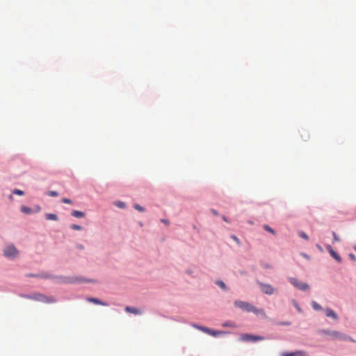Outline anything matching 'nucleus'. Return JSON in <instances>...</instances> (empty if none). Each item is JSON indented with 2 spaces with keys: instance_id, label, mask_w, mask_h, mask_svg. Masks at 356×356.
Wrapping results in <instances>:
<instances>
[{
  "instance_id": "21",
  "label": "nucleus",
  "mask_w": 356,
  "mask_h": 356,
  "mask_svg": "<svg viewBox=\"0 0 356 356\" xmlns=\"http://www.w3.org/2000/svg\"><path fill=\"white\" fill-rule=\"evenodd\" d=\"M47 218L49 220H56L57 216L55 214H48L47 215Z\"/></svg>"
},
{
  "instance_id": "8",
  "label": "nucleus",
  "mask_w": 356,
  "mask_h": 356,
  "mask_svg": "<svg viewBox=\"0 0 356 356\" xmlns=\"http://www.w3.org/2000/svg\"><path fill=\"white\" fill-rule=\"evenodd\" d=\"M20 210L22 213L25 214H31L33 212H38L40 210V208L37 207L35 208V209H31L30 207H26V206H22L20 208Z\"/></svg>"
},
{
  "instance_id": "26",
  "label": "nucleus",
  "mask_w": 356,
  "mask_h": 356,
  "mask_svg": "<svg viewBox=\"0 0 356 356\" xmlns=\"http://www.w3.org/2000/svg\"><path fill=\"white\" fill-rule=\"evenodd\" d=\"M332 235H333V237H334V241H339V236L336 234V233L334 232H332Z\"/></svg>"
},
{
  "instance_id": "30",
  "label": "nucleus",
  "mask_w": 356,
  "mask_h": 356,
  "mask_svg": "<svg viewBox=\"0 0 356 356\" xmlns=\"http://www.w3.org/2000/svg\"><path fill=\"white\" fill-rule=\"evenodd\" d=\"M349 257L353 261H355L356 260V257L353 254H352V253L349 254Z\"/></svg>"
},
{
  "instance_id": "19",
  "label": "nucleus",
  "mask_w": 356,
  "mask_h": 356,
  "mask_svg": "<svg viewBox=\"0 0 356 356\" xmlns=\"http://www.w3.org/2000/svg\"><path fill=\"white\" fill-rule=\"evenodd\" d=\"M13 193L17 195H23L24 194V192L19 189H14Z\"/></svg>"
},
{
  "instance_id": "14",
  "label": "nucleus",
  "mask_w": 356,
  "mask_h": 356,
  "mask_svg": "<svg viewBox=\"0 0 356 356\" xmlns=\"http://www.w3.org/2000/svg\"><path fill=\"white\" fill-rule=\"evenodd\" d=\"M72 215L75 218H83L85 216V213L80 211H73L72 212Z\"/></svg>"
},
{
  "instance_id": "29",
  "label": "nucleus",
  "mask_w": 356,
  "mask_h": 356,
  "mask_svg": "<svg viewBox=\"0 0 356 356\" xmlns=\"http://www.w3.org/2000/svg\"><path fill=\"white\" fill-rule=\"evenodd\" d=\"M62 202L66 204H71L72 201L67 198H63Z\"/></svg>"
},
{
  "instance_id": "39",
  "label": "nucleus",
  "mask_w": 356,
  "mask_h": 356,
  "mask_svg": "<svg viewBox=\"0 0 356 356\" xmlns=\"http://www.w3.org/2000/svg\"><path fill=\"white\" fill-rule=\"evenodd\" d=\"M355 250L356 251V246L354 248Z\"/></svg>"
},
{
  "instance_id": "17",
  "label": "nucleus",
  "mask_w": 356,
  "mask_h": 356,
  "mask_svg": "<svg viewBox=\"0 0 356 356\" xmlns=\"http://www.w3.org/2000/svg\"><path fill=\"white\" fill-rule=\"evenodd\" d=\"M216 284H217L218 286H220L222 289H223V290H225H225H227L226 285H225V284L222 281H220V280L217 281V282H216Z\"/></svg>"
},
{
  "instance_id": "22",
  "label": "nucleus",
  "mask_w": 356,
  "mask_h": 356,
  "mask_svg": "<svg viewBox=\"0 0 356 356\" xmlns=\"http://www.w3.org/2000/svg\"><path fill=\"white\" fill-rule=\"evenodd\" d=\"M299 236H300L301 238H304V239H305V240H308V239H309L308 236H307L305 232H300V233H299Z\"/></svg>"
},
{
  "instance_id": "34",
  "label": "nucleus",
  "mask_w": 356,
  "mask_h": 356,
  "mask_svg": "<svg viewBox=\"0 0 356 356\" xmlns=\"http://www.w3.org/2000/svg\"><path fill=\"white\" fill-rule=\"evenodd\" d=\"M302 255L305 258H306V259H309V256H308V255H307L306 254H302Z\"/></svg>"
},
{
  "instance_id": "15",
  "label": "nucleus",
  "mask_w": 356,
  "mask_h": 356,
  "mask_svg": "<svg viewBox=\"0 0 356 356\" xmlns=\"http://www.w3.org/2000/svg\"><path fill=\"white\" fill-rule=\"evenodd\" d=\"M192 326L203 332H206V330L208 327H203V326H200V325H195V324H193Z\"/></svg>"
},
{
  "instance_id": "37",
  "label": "nucleus",
  "mask_w": 356,
  "mask_h": 356,
  "mask_svg": "<svg viewBox=\"0 0 356 356\" xmlns=\"http://www.w3.org/2000/svg\"><path fill=\"white\" fill-rule=\"evenodd\" d=\"M212 212L216 215L217 214L216 211H215L214 210H212Z\"/></svg>"
},
{
  "instance_id": "23",
  "label": "nucleus",
  "mask_w": 356,
  "mask_h": 356,
  "mask_svg": "<svg viewBox=\"0 0 356 356\" xmlns=\"http://www.w3.org/2000/svg\"><path fill=\"white\" fill-rule=\"evenodd\" d=\"M231 238L238 245H241V241H239V239L235 236V235H232L231 236Z\"/></svg>"
},
{
  "instance_id": "4",
  "label": "nucleus",
  "mask_w": 356,
  "mask_h": 356,
  "mask_svg": "<svg viewBox=\"0 0 356 356\" xmlns=\"http://www.w3.org/2000/svg\"><path fill=\"white\" fill-rule=\"evenodd\" d=\"M264 339V338L263 337L256 336V335L250 334H243L240 336V340L242 341H245V342H249V341L256 342L258 341H262Z\"/></svg>"
},
{
  "instance_id": "36",
  "label": "nucleus",
  "mask_w": 356,
  "mask_h": 356,
  "mask_svg": "<svg viewBox=\"0 0 356 356\" xmlns=\"http://www.w3.org/2000/svg\"><path fill=\"white\" fill-rule=\"evenodd\" d=\"M26 276L28 277H31V276H33V275H31V274H27Z\"/></svg>"
},
{
  "instance_id": "13",
  "label": "nucleus",
  "mask_w": 356,
  "mask_h": 356,
  "mask_svg": "<svg viewBox=\"0 0 356 356\" xmlns=\"http://www.w3.org/2000/svg\"><path fill=\"white\" fill-rule=\"evenodd\" d=\"M326 316L327 317H331L334 319H337V315L336 314V313L331 309H326Z\"/></svg>"
},
{
  "instance_id": "16",
  "label": "nucleus",
  "mask_w": 356,
  "mask_h": 356,
  "mask_svg": "<svg viewBox=\"0 0 356 356\" xmlns=\"http://www.w3.org/2000/svg\"><path fill=\"white\" fill-rule=\"evenodd\" d=\"M312 305L313 309L315 310L322 309L321 306L319 304H318L316 302L313 301L312 303Z\"/></svg>"
},
{
  "instance_id": "10",
  "label": "nucleus",
  "mask_w": 356,
  "mask_h": 356,
  "mask_svg": "<svg viewBox=\"0 0 356 356\" xmlns=\"http://www.w3.org/2000/svg\"><path fill=\"white\" fill-rule=\"evenodd\" d=\"M87 301L90 302H92L96 305H100L102 306H108V305L106 302H102L100 300L95 298H87Z\"/></svg>"
},
{
  "instance_id": "18",
  "label": "nucleus",
  "mask_w": 356,
  "mask_h": 356,
  "mask_svg": "<svg viewBox=\"0 0 356 356\" xmlns=\"http://www.w3.org/2000/svg\"><path fill=\"white\" fill-rule=\"evenodd\" d=\"M264 229L266 231L271 233L272 234H275V231L270 227H269L268 225H264Z\"/></svg>"
},
{
  "instance_id": "9",
  "label": "nucleus",
  "mask_w": 356,
  "mask_h": 356,
  "mask_svg": "<svg viewBox=\"0 0 356 356\" xmlns=\"http://www.w3.org/2000/svg\"><path fill=\"white\" fill-rule=\"evenodd\" d=\"M124 310L131 314H134L135 315H140L141 314V311L136 307H130V306H126L124 308Z\"/></svg>"
},
{
  "instance_id": "11",
  "label": "nucleus",
  "mask_w": 356,
  "mask_h": 356,
  "mask_svg": "<svg viewBox=\"0 0 356 356\" xmlns=\"http://www.w3.org/2000/svg\"><path fill=\"white\" fill-rule=\"evenodd\" d=\"M327 249H328V250H329V252H330V253L331 256H332L334 259H336L337 261H339V262H341V259L340 256H339V254H338L335 251H334V250H333V249L332 248V247H331V246H330V245H329V246L327 247Z\"/></svg>"
},
{
  "instance_id": "12",
  "label": "nucleus",
  "mask_w": 356,
  "mask_h": 356,
  "mask_svg": "<svg viewBox=\"0 0 356 356\" xmlns=\"http://www.w3.org/2000/svg\"><path fill=\"white\" fill-rule=\"evenodd\" d=\"M205 333H207V334H208L209 335L213 336V337H216V336H218L220 334H223L224 332H222V331H214V330H211L209 328H207Z\"/></svg>"
},
{
  "instance_id": "24",
  "label": "nucleus",
  "mask_w": 356,
  "mask_h": 356,
  "mask_svg": "<svg viewBox=\"0 0 356 356\" xmlns=\"http://www.w3.org/2000/svg\"><path fill=\"white\" fill-rule=\"evenodd\" d=\"M134 208H135L136 210H138V211H140V212L144 211V209H143V207H141V206H140L139 204H135V205H134Z\"/></svg>"
},
{
  "instance_id": "1",
  "label": "nucleus",
  "mask_w": 356,
  "mask_h": 356,
  "mask_svg": "<svg viewBox=\"0 0 356 356\" xmlns=\"http://www.w3.org/2000/svg\"><path fill=\"white\" fill-rule=\"evenodd\" d=\"M234 305L247 312H253L257 315H261L264 318H266V313L263 309H258L248 302L236 300Z\"/></svg>"
},
{
  "instance_id": "2",
  "label": "nucleus",
  "mask_w": 356,
  "mask_h": 356,
  "mask_svg": "<svg viewBox=\"0 0 356 356\" xmlns=\"http://www.w3.org/2000/svg\"><path fill=\"white\" fill-rule=\"evenodd\" d=\"M321 333L329 335V336H330L333 338H336V339L353 341L350 337H348L344 334H342L337 331H334V330L331 331V330H323L321 331Z\"/></svg>"
},
{
  "instance_id": "38",
  "label": "nucleus",
  "mask_w": 356,
  "mask_h": 356,
  "mask_svg": "<svg viewBox=\"0 0 356 356\" xmlns=\"http://www.w3.org/2000/svg\"><path fill=\"white\" fill-rule=\"evenodd\" d=\"M223 220H224L225 221H227V219H226V218H225V217H223Z\"/></svg>"
},
{
  "instance_id": "27",
  "label": "nucleus",
  "mask_w": 356,
  "mask_h": 356,
  "mask_svg": "<svg viewBox=\"0 0 356 356\" xmlns=\"http://www.w3.org/2000/svg\"><path fill=\"white\" fill-rule=\"evenodd\" d=\"M118 207L120 208H124V203L122 202H118L115 204Z\"/></svg>"
},
{
  "instance_id": "33",
  "label": "nucleus",
  "mask_w": 356,
  "mask_h": 356,
  "mask_svg": "<svg viewBox=\"0 0 356 356\" xmlns=\"http://www.w3.org/2000/svg\"><path fill=\"white\" fill-rule=\"evenodd\" d=\"M294 305L296 307V308L298 309V310L300 312V307L298 306L297 303L296 302H294Z\"/></svg>"
},
{
  "instance_id": "3",
  "label": "nucleus",
  "mask_w": 356,
  "mask_h": 356,
  "mask_svg": "<svg viewBox=\"0 0 356 356\" xmlns=\"http://www.w3.org/2000/svg\"><path fill=\"white\" fill-rule=\"evenodd\" d=\"M289 281L296 288L301 291H307L309 289V285L307 283L302 282L296 277H290L289 278Z\"/></svg>"
},
{
  "instance_id": "31",
  "label": "nucleus",
  "mask_w": 356,
  "mask_h": 356,
  "mask_svg": "<svg viewBox=\"0 0 356 356\" xmlns=\"http://www.w3.org/2000/svg\"><path fill=\"white\" fill-rule=\"evenodd\" d=\"M54 302V299H50L49 298H47L46 297V300H45L46 303H47V302Z\"/></svg>"
},
{
  "instance_id": "5",
  "label": "nucleus",
  "mask_w": 356,
  "mask_h": 356,
  "mask_svg": "<svg viewBox=\"0 0 356 356\" xmlns=\"http://www.w3.org/2000/svg\"><path fill=\"white\" fill-rule=\"evenodd\" d=\"M17 253L18 251L13 245H7L3 250L4 256L8 258H14L17 257Z\"/></svg>"
},
{
  "instance_id": "25",
  "label": "nucleus",
  "mask_w": 356,
  "mask_h": 356,
  "mask_svg": "<svg viewBox=\"0 0 356 356\" xmlns=\"http://www.w3.org/2000/svg\"><path fill=\"white\" fill-rule=\"evenodd\" d=\"M222 325L224 327H235V325H234V323H231V322H227V323H225L222 324Z\"/></svg>"
},
{
  "instance_id": "28",
  "label": "nucleus",
  "mask_w": 356,
  "mask_h": 356,
  "mask_svg": "<svg viewBox=\"0 0 356 356\" xmlns=\"http://www.w3.org/2000/svg\"><path fill=\"white\" fill-rule=\"evenodd\" d=\"M48 195H50V196H53V197H54V196H57V195H58V193H57V192H56V191H49V192L48 193Z\"/></svg>"
},
{
  "instance_id": "35",
  "label": "nucleus",
  "mask_w": 356,
  "mask_h": 356,
  "mask_svg": "<svg viewBox=\"0 0 356 356\" xmlns=\"http://www.w3.org/2000/svg\"><path fill=\"white\" fill-rule=\"evenodd\" d=\"M9 199H10V200H13V195H10L9 196Z\"/></svg>"
},
{
  "instance_id": "32",
  "label": "nucleus",
  "mask_w": 356,
  "mask_h": 356,
  "mask_svg": "<svg viewBox=\"0 0 356 356\" xmlns=\"http://www.w3.org/2000/svg\"><path fill=\"white\" fill-rule=\"evenodd\" d=\"M161 222H163L165 225H168L169 224V222L168 220H161Z\"/></svg>"
},
{
  "instance_id": "6",
  "label": "nucleus",
  "mask_w": 356,
  "mask_h": 356,
  "mask_svg": "<svg viewBox=\"0 0 356 356\" xmlns=\"http://www.w3.org/2000/svg\"><path fill=\"white\" fill-rule=\"evenodd\" d=\"M261 290L267 295H272L275 292V289L268 284L259 283Z\"/></svg>"
},
{
  "instance_id": "20",
  "label": "nucleus",
  "mask_w": 356,
  "mask_h": 356,
  "mask_svg": "<svg viewBox=\"0 0 356 356\" xmlns=\"http://www.w3.org/2000/svg\"><path fill=\"white\" fill-rule=\"evenodd\" d=\"M71 228L74 230H81L82 227L78 225L73 224L71 225Z\"/></svg>"
},
{
  "instance_id": "7",
  "label": "nucleus",
  "mask_w": 356,
  "mask_h": 356,
  "mask_svg": "<svg viewBox=\"0 0 356 356\" xmlns=\"http://www.w3.org/2000/svg\"><path fill=\"white\" fill-rule=\"evenodd\" d=\"M281 356H308L307 352L304 350H297L293 353L284 352L281 354Z\"/></svg>"
}]
</instances>
